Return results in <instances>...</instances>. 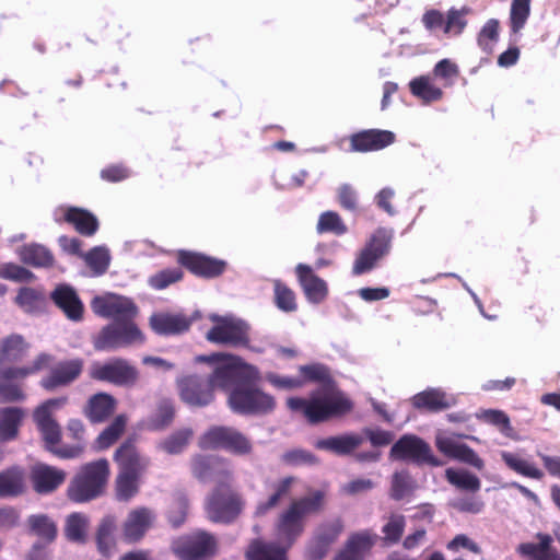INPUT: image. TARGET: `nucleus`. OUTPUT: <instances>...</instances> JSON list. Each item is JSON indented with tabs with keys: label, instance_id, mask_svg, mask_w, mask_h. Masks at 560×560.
Listing matches in <instances>:
<instances>
[{
	"label": "nucleus",
	"instance_id": "1",
	"mask_svg": "<svg viewBox=\"0 0 560 560\" xmlns=\"http://www.w3.org/2000/svg\"><path fill=\"white\" fill-rule=\"evenodd\" d=\"M287 407L302 415L310 424L327 422L351 412L353 402L338 388L314 390L307 398L290 397Z\"/></svg>",
	"mask_w": 560,
	"mask_h": 560
},
{
	"label": "nucleus",
	"instance_id": "2",
	"mask_svg": "<svg viewBox=\"0 0 560 560\" xmlns=\"http://www.w3.org/2000/svg\"><path fill=\"white\" fill-rule=\"evenodd\" d=\"M324 505L325 493L320 490L292 500L275 523L277 542L290 549L304 533L306 517L319 513Z\"/></svg>",
	"mask_w": 560,
	"mask_h": 560
},
{
	"label": "nucleus",
	"instance_id": "3",
	"mask_svg": "<svg viewBox=\"0 0 560 560\" xmlns=\"http://www.w3.org/2000/svg\"><path fill=\"white\" fill-rule=\"evenodd\" d=\"M110 475L106 458L80 466L67 489V495L74 503H85L100 498L106 489Z\"/></svg>",
	"mask_w": 560,
	"mask_h": 560
},
{
	"label": "nucleus",
	"instance_id": "4",
	"mask_svg": "<svg viewBox=\"0 0 560 560\" xmlns=\"http://www.w3.org/2000/svg\"><path fill=\"white\" fill-rule=\"evenodd\" d=\"M231 409L240 415H265L276 407L275 398L249 380L243 381L229 394Z\"/></svg>",
	"mask_w": 560,
	"mask_h": 560
},
{
	"label": "nucleus",
	"instance_id": "5",
	"mask_svg": "<svg viewBox=\"0 0 560 560\" xmlns=\"http://www.w3.org/2000/svg\"><path fill=\"white\" fill-rule=\"evenodd\" d=\"M244 506L245 501L235 488H212L205 502V512L212 523L231 524Z\"/></svg>",
	"mask_w": 560,
	"mask_h": 560
},
{
	"label": "nucleus",
	"instance_id": "6",
	"mask_svg": "<svg viewBox=\"0 0 560 560\" xmlns=\"http://www.w3.org/2000/svg\"><path fill=\"white\" fill-rule=\"evenodd\" d=\"M234 360L235 357L221 352L196 357V362L207 363L212 368V372L206 378L212 396L217 389L230 393L243 381L241 369L232 362Z\"/></svg>",
	"mask_w": 560,
	"mask_h": 560
},
{
	"label": "nucleus",
	"instance_id": "7",
	"mask_svg": "<svg viewBox=\"0 0 560 560\" xmlns=\"http://www.w3.org/2000/svg\"><path fill=\"white\" fill-rule=\"evenodd\" d=\"M68 401L67 397L50 398L40 404L33 412V419L40 433L44 448L58 457L61 446V427L52 416L54 410L61 408Z\"/></svg>",
	"mask_w": 560,
	"mask_h": 560
},
{
	"label": "nucleus",
	"instance_id": "8",
	"mask_svg": "<svg viewBox=\"0 0 560 560\" xmlns=\"http://www.w3.org/2000/svg\"><path fill=\"white\" fill-rule=\"evenodd\" d=\"M143 341L144 336L133 320L112 322L104 326L92 340L96 351H115Z\"/></svg>",
	"mask_w": 560,
	"mask_h": 560
},
{
	"label": "nucleus",
	"instance_id": "9",
	"mask_svg": "<svg viewBox=\"0 0 560 560\" xmlns=\"http://www.w3.org/2000/svg\"><path fill=\"white\" fill-rule=\"evenodd\" d=\"M213 326L207 331L206 339L214 345L247 347L249 345L248 325L234 316L210 315Z\"/></svg>",
	"mask_w": 560,
	"mask_h": 560
},
{
	"label": "nucleus",
	"instance_id": "10",
	"mask_svg": "<svg viewBox=\"0 0 560 560\" xmlns=\"http://www.w3.org/2000/svg\"><path fill=\"white\" fill-rule=\"evenodd\" d=\"M199 445L203 450H225L235 455H247L253 450L250 441L243 433L222 425L207 430L200 438Z\"/></svg>",
	"mask_w": 560,
	"mask_h": 560
},
{
	"label": "nucleus",
	"instance_id": "11",
	"mask_svg": "<svg viewBox=\"0 0 560 560\" xmlns=\"http://www.w3.org/2000/svg\"><path fill=\"white\" fill-rule=\"evenodd\" d=\"M89 376L97 382L131 387L137 383L139 372L128 360L124 358H113L104 363L94 362L90 366Z\"/></svg>",
	"mask_w": 560,
	"mask_h": 560
},
{
	"label": "nucleus",
	"instance_id": "12",
	"mask_svg": "<svg viewBox=\"0 0 560 560\" xmlns=\"http://www.w3.org/2000/svg\"><path fill=\"white\" fill-rule=\"evenodd\" d=\"M393 236V230L385 228L375 230L369 242L357 256L353 262L352 273L360 276L371 271L376 266L377 261L389 253Z\"/></svg>",
	"mask_w": 560,
	"mask_h": 560
},
{
	"label": "nucleus",
	"instance_id": "13",
	"mask_svg": "<svg viewBox=\"0 0 560 560\" xmlns=\"http://www.w3.org/2000/svg\"><path fill=\"white\" fill-rule=\"evenodd\" d=\"M192 472L201 481H212L213 488H234L231 462L221 456H198L192 463Z\"/></svg>",
	"mask_w": 560,
	"mask_h": 560
},
{
	"label": "nucleus",
	"instance_id": "14",
	"mask_svg": "<svg viewBox=\"0 0 560 560\" xmlns=\"http://www.w3.org/2000/svg\"><path fill=\"white\" fill-rule=\"evenodd\" d=\"M389 456L396 460H411L418 465L428 464L432 467H440L443 462L436 458L430 445L415 434H405L394 443Z\"/></svg>",
	"mask_w": 560,
	"mask_h": 560
},
{
	"label": "nucleus",
	"instance_id": "15",
	"mask_svg": "<svg viewBox=\"0 0 560 560\" xmlns=\"http://www.w3.org/2000/svg\"><path fill=\"white\" fill-rule=\"evenodd\" d=\"M345 529L343 521L335 517L324 521L315 528L305 550L306 560H323Z\"/></svg>",
	"mask_w": 560,
	"mask_h": 560
},
{
	"label": "nucleus",
	"instance_id": "16",
	"mask_svg": "<svg viewBox=\"0 0 560 560\" xmlns=\"http://www.w3.org/2000/svg\"><path fill=\"white\" fill-rule=\"evenodd\" d=\"M218 551V539L206 530H196L184 535L177 546V556L184 560H205Z\"/></svg>",
	"mask_w": 560,
	"mask_h": 560
},
{
	"label": "nucleus",
	"instance_id": "17",
	"mask_svg": "<svg viewBox=\"0 0 560 560\" xmlns=\"http://www.w3.org/2000/svg\"><path fill=\"white\" fill-rule=\"evenodd\" d=\"M177 262L194 276L203 279L218 278L228 268V262L223 259L184 249L177 250Z\"/></svg>",
	"mask_w": 560,
	"mask_h": 560
},
{
	"label": "nucleus",
	"instance_id": "18",
	"mask_svg": "<svg viewBox=\"0 0 560 560\" xmlns=\"http://www.w3.org/2000/svg\"><path fill=\"white\" fill-rule=\"evenodd\" d=\"M113 459L117 464L118 471L126 474L143 476L150 466V458L140 452L135 436L126 439L116 448Z\"/></svg>",
	"mask_w": 560,
	"mask_h": 560
},
{
	"label": "nucleus",
	"instance_id": "19",
	"mask_svg": "<svg viewBox=\"0 0 560 560\" xmlns=\"http://www.w3.org/2000/svg\"><path fill=\"white\" fill-rule=\"evenodd\" d=\"M155 522L154 512L145 506L129 511L121 524V538L127 544H137L144 538Z\"/></svg>",
	"mask_w": 560,
	"mask_h": 560
},
{
	"label": "nucleus",
	"instance_id": "20",
	"mask_svg": "<svg viewBox=\"0 0 560 560\" xmlns=\"http://www.w3.org/2000/svg\"><path fill=\"white\" fill-rule=\"evenodd\" d=\"M92 307L95 314L119 323L133 320L138 312L136 304L130 299L119 295L97 296L93 300Z\"/></svg>",
	"mask_w": 560,
	"mask_h": 560
},
{
	"label": "nucleus",
	"instance_id": "21",
	"mask_svg": "<svg viewBox=\"0 0 560 560\" xmlns=\"http://www.w3.org/2000/svg\"><path fill=\"white\" fill-rule=\"evenodd\" d=\"M83 366L84 361L81 358L60 361L42 378L40 386L49 392L68 386L79 378Z\"/></svg>",
	"mask_w": 560,
	"mask_h": 560
},
{
	"label": "nucleus",
	"instance_id": "22",
	"mask_svg": "<svg viewBox=\"0 0 560 560\" xmlns=\"http://www.w3.org/2000/svg\"><path fill=\"white\" fill-rule=\"evenodd\" d=\"M395 140L394 132L382 129H364L349 137L351 151L362 153L383 150L393 144Z\"/></svg>",
	"mask_w": 560,
	"mask_h": 560
},
{
	"label": "nucleus",
	"instance_id": "23",
	"mask_svg": "<svg viewBox=\"0 0 560 560\" xmlns=\"http://www.w3.org/2000/svg\"><path fill=\"white\" fill-rule=\"evenodd\" d=\"M65 470L44 463H37L31 468L30 479L34 491L48 494L56 491L66 480Z\"/></svg>",
	"mask_w": 560,
	"mask_h": 560
},
{
	"label": "nucleus",
	"instance_id": "24",
	"mask_svg": "<svg viewBox=\"0 0 560 560\" xmlns=\"http://www.w3.org/2000/svg\"><path fill=\"white\" fill-rule=\"evenodd\" d=\"M376 540L377 535L371 529L352 533L332 560H364Z\"/></svg>",
	"mask_w": 560,
	"mask_h": 560
},
{
	"label": "nucleus",
	"instance_id": "25",
	"mask_svg": "<svg viewBox=\"0 0 560 560\" xmlns=\"http://www.w3.org/2000/svg\"><path fill=\"white\" fill-rule=\"evenodd\" d=\"M26 378L18 366L0 368V402L13 404L25 400L22 381Z\"/></svg>",
	"mask_w": 560,
	"mask_h": 560
},
{
	"label": "nucleus",
	"instance_id": "26",
	"mask_svg": "<svg viewBox=\"0 0 560 560\" xmlns=\"http://www.w3.org/2000/svg\"><path fill=\"white\" fill-rule=\"evenodd\" d=\"M295 273L308 302L319 304L327 298V283L315 275L308 265L299 264L295 267Z\"/></svg>",
	"mask_w": 560,
	"mask_h": 560
},
{
	"label": "nucleus",
	"instance_id": "27",
	"mask_svg": "<svg viewBox=\"0 0 560 560\" xmlns=\"http://www.w3.org/2000/svg\"><path fill=\"white\" fill-rule=\"evenodd\" d=\"M50 299L70 320L79 322L83 318V303L72 287L68 284L57 285L50 293Z\"/></svg>",
	"mask_w": 560,
	"mask_h": 560
},
{
	"label": "nucleus",
	"instance_id": "28",
	"mask_svg": "<svg viewBox=\"0 0 560 560\" xmlns=\"http://www.w3.org/2000/svg\"><path fill=\"white\" fill-rule=\"evenodd\" d=\"M117 408V399L105 392L92 395L84 408L83 415L93 424L106 422Z\"/></svg>",
	"mask_w": 560,
	"mask_h": 560
},
{
	"label": "nucleus",
	"instance_id": "29",
	"mask_svg": "<svg viewBox=\"0 0 560 560\" xmlns=\"http://www.w3.org/2000/svg\"><path fill=\"white\" fill-rule=\"evenodd\" d=\"M179 387L182 400L190 406H206L213 399L207 381L197 375L184 377Z\"/></svg>",
	"mask_w": 560,
	"mask_h": 560
},
{
	"label": "nucleus",
	"instance_id": "30",
	"mask_svg": "<svg viewBox=\"0 0 560 560\" xmlns=\"http://www.w3.org/2000/svg\"><path fill=\"white\" fill-rule=\"evenodd\" d=\"M435 445L441 453L450 458L468 464L478 470L485 467L483 460L467 444L459 443L450 438H442L436 440Z\"/></svg>",
	"mask_w": 560,
	"mask_h": 560
},
{
	"label": "nucleus",
	"instance_id": "31",
	"mask_svg": "<svg viewBox=\"0 0 560 560\" xmlns=\"http://www.w3.org/2000/svg\"><path fill=\"white\" fill-rule=\"evenodd\" d=\"M364 442V438L358 433H345L336 436L319 439L315 442V447L338 456L352 454Z\"/></svg>",
	"mask_w": 560,
	"mask_h": 560
},
{
	"label": "nucleus",
	"instance_id": "32",
	"mask_svg": "<svg viewBox=\"0 0 560 560\" xmlns=\"http://www.w3.org/2000/svg\"><path fill=\"white\" fill-rule=\"evenodd\" d=\"M67 435L73 441L72 444H65L58 452V458L73 459L81 457L86 448V430L80 419H70L66 427Z\"/></svg>",
	"mask_w": 560,
	"mask_h": 560
},
{
	"label": "nucleus",
	"instance_id": "33",
	"mask_svg": "<svg viewBox=\"0 0 560 560\" xmlns=\"http://www.w3.org/2000/svg\"><path fill=\"white\" fill-rule=\"evenodd\" d=\"M62 211V221L72 225L79 234L90 237L97 232L100 228L98 220L89 210L79 207H67ZM57 222H61V220L57 219Z\"/></svg>",
	"mask_w": 560,
	"mask_h": 560
},
{
	"label": "nucleus",
	"instance_id": "34",
	"mask_svg": "<svg viewBox=\"0 0 560 560\" xmlns=\"http://www.w3.org/2000/svg\"><path fill=\"white\" fill-rule=\"evenodd\" d=\"M25 471L20 466H11L0 471V498H16L25 492Z\"/></svg>",
	"mask_w": 560,
	"mask_h": 560
},
{
	"label": "nucleus",
	"instance_id": "35",
	"mask_svg": "<svg viewBox=\"0 0 560 560\" xmlns=\"http://www.w3.org/2000/svg\"><path fill=\"white\" fill-rule=\"evenodd\" d=\"M30 349V343L20 334H11L0 340V368L4 364L23 360Z\"/></svg>",
	"mask_w": 560,
	"mask_h": 560
},
{
	"label": "nucleus",
	"instance_id": "36",
	"mask_svg": "<svg viewBox=\"0 0 560 560\" xmlns=\"http://www.w3.org/2000/svg\"><path fill=\"white\" fill-rule=\"evenodd\" d=\"M116 517L114 515H105L100 521L95 532V542L97 551L105 558L112 556L116 548L115 530H116Z\"/></svg>",
	"mask_w": 560,
	"mask_h": 560
},
{
	"label": "nucleus",
	"instance_id": "37",
	"mask_svg": "<svg viewBox=\"0 0 560 560\" xmlns=\"http://www.w3.org/2000/svg\"><path fill=\"white\" fill-rule=\"evenodd\" d=\"M25 416L26 412L21 407L0 408V440L4 442L15 440Z\"/></svg>",
	"mask_w": 560,
	"mask_h": 560
},
{
	"label": "nucleus",
	"instance_id": "38",
	"mask_svg": "<svg viewBox=\"0 0 560 560\" xmlns=\"http://www.w3.org/2000/svg\"><path fill=\"white\" fill-rule=\"evenodd\" d=\"M295 478L292 476L284 477L271 485V493L265 502L258 503L255 514L257 516L265 515L269 510L275 509L281 502L291 497L292 487Z\"/></svg>",
	"mask_w": 560,
	"mask_h": 560
},
{
	"label": "nucleus",
	"instance_id": "39",
	"mask_svg": "<svg viewBox=\"0 0 560 560\" xmlns=\"http://www.w3.org/2000/svg\"><path fill=\"white\" fill-rule=\"evenodd\" d=\"M412 406L418 410L439 412L451 407L446 394L439 388H428L411 398Z\"/></svg>",
	"mask_w": 560,
	"mask_h": 560
},
{
	"label": "nucleus",
	"instance_id": "40",
	"mask_svg": "<svg viewBox=\"0 0 560 560\" xmlns=\"http://www.w3.org/2000/svg\"><path fill=\"white\" fill-rule=\"evenodd\" d=\"M19 257L25 265L35 268H48L54 265L52 253L40 244H26L19 249Z\"/></svg>",
	"mask_w": 560,
	"mask_h": 560
},
{
	"label": "nucleus",
	"instance_id": "41",
	"mask_svg": "<svg viewBox=\"0 0 560 560\" xmlns=\"http://www.w3.org/2000/svg\"><path fill=\"white\" fill-rule=\"evenodd\" d=\"M288 548L278 542H264L260 540H254L245 556L247 560H288L287 552Z\"/></svg>",
	"mask_w": 560,
	"mask_h": 560
},
{
	"label": "nucleus",
	"instance_id": "42",
	"mask_svg": "<svg viewBox=\"0 0 560 560\" xmlns=\"http://www.w3.org/2000/svg\"><path fill=\"white\" fill-rule=\"evenodd\" d=\"M128 418L125 413L117 415L96 438L95 447L104 451L113 446L124 434Z\"/></svg>",
	"mask_w": 560,
	"mask_h": 560
},
{
	"label": "nucleus",
	"instance_id": "43",
	"mask_svg": "<svg viewBox=\"0 0 560 560\" xmlns=\"http://www.w3.org/2000/svg\"><path fill=\"white\" fill-rule=\"evenodd\" d=\"M143 476L118 471L115 479V497L120 502H129L139 491Z\"/></svg>",
	"mask_w": 560,
	"mask_h": 560
},
{
	"label": "nucleus",
	"instance_id": "44",
	"mask_svg": "<svg viewBox=\"0 0 560 560\" xmlns=\"http://www.w3.org/2000/svg\"><path fill=\"white\" fill-rule=\"evenodd\" d=\"M409 89L413 96L420 98L425 104L440 101L443 97L442 89L433 84L428 75H420L411 80Z\"/></svg>",
	"mask_w": 560,
	"mask_h": 560
},
{
	"label": "nucleus",
	"instance_id": "45",
	"mask_svg": "<svg viewBox=\"0 0 560 560\" xmlns=\"http://www.w3.org/2000/svg\"><path fill=\"white\" fill-rule=\"evenodd\" d=\"M27 525L31 534L37 536L46 544H51L57 537L56 523L45 514H33L27 518Z\"/></svg>",
	"mask_w": 560,
	"mask_h": 560
},
{
	"label": "nucleus",
	"instance_id": "46",
	"mask_svg": "<svg viewBox=\"0 0 560 560\" xmlns=\"http://www.w3.org/2000/svg\"><path fill=\"white\" fill-rule=\"evenodd\" d=\"M89 517L82 513H71L65 524V536L69 541L85 544L89 529Z\"/></svg>",
	"mask_w": 560,
	"mask_h": 560
},
{
	"label": "nucleus",
	"instance_id": "47",
	"mask_svg": "<svg viewBox=\"0 0 560 560\" xmlns=\"http://www.w3.org/2000/svg\"><path fill=\"white\" fill-rule=\"evenodd\" d=\"M446 480L459 490L468 492H478L481 487V482L477 476L467 470H456L454 468H447L445 470Z\"/></svg>",
	"mask_w": 560,
	"mask_h": 560
},
{
	"label": "nucleus",
	"instance_id": "48",
	"mask_svg": "<svg viewBox=\"0 0 560 560\" xmlns=\"http://www.w3.org/2000/svg\"><path fill=\"white\" fill-rule=\"evenodd\" d=\"M300 372L305 381L320 383L319 390L337 388L329 369L323 364L302 365Z\"/></svg>",
	"mask_w": 560,
	"mask_h": 560
},
{
	"label": "nucleus",
	"instance_id": "49",
	"mask_svg": "<svg viewBox=\"0 0 560 560\" xmlns=\"http://www.w3.org/2000/svg\"><path fill=\"white\" fill-rule=\"evenodd\" d=\"M273 302L280 311L285 313L298 310L295 292L280 279L273 280Z\"/></svg>",
	"mask_w": 560,
	"mask_h": 560
},
{
	"label": "nucleus",
	"instance_id": "50",
	"mask_svg": "<svg viewBox=\"0 0 560 560\" xmlns=\"http://www.w3.org/2000/svg\"><path fill=\"white\" fill-rule=\"evenodd\" d=\"M174 418V407L171 400H161L155 411L148 418L147 428L149 430H163L168 427Z\"/></svg>",
	"mask_w": 560,
	"mask_h": 560
},
{
	"label": "nucleus",
	"instance_id": "51",
	"mask_svg": "<svg viewBox=\"0 0 560 560\" xmlns=\"http://www.w3.org/2000/svg\"><path fill=\"white\" fill-rule=\"evenodd\" d=\"M503 460L512 470L524 477L538 480L542 479L544 477V472L538 467H536L535 464L520 457L518 455L505 453L503 454Z\"/></svg>",
	"mask_w": 560,
	"mask_h": 560
},
{
	"label": "nucleus",
	"instance_id": "52",
	"mask_svg": "<svg viewBox=\"0 0 560 560\" xmlns=\"http://www.w3.org/2000/svg\"><path fill=\"white\" fill-rule=\"evenodd\" d=\"M500 22L497 19H489L477 35V44L480 49L490 55L494 44L499 40Z\"/></svg>",
	"mask_w": 560,
	"mask_h": 560
},
{
	"label": "nucleus",
	"instance_id": "53",
	"mask_svg": "<svg viewBox=\"0 0 560 560\" xmlns=\"http://www.w3.org/2000/svg\"><path fill=\"white\" fill-rule=\"evenodd\" d=\"M406 527V518L402 514H390L382 527L383 542L387 546L400 541Z\"/></svg>",
	"mask_w": 560,
	"mask_h": 560
},
{
	"label": "nucleus",
	"instance_id": "54",
	"mask_svg": "<svg viewBox=\"0 0 560 560\" xmlns=\"http://www.w3.org/2000/svg\"><path fill=\"white\" fill-rule=\"evenodd\" d=\"M470 13V9L468 7H463L462 9L451 8L445 16V35H460L467 26L466 15Z\"/></svg>",
	"mask_w": 560,
	"mask_h": 560
},
{
	"label": "nucleus",
	"instance_id": "55",
	"mask_svg": "<svg viewBox=\"0 0 560 560\" xmlns=\"http://www.w3.org/2000/svg\"><path fill=\"white\" fill-rule=\"evenodd\" d=\"M85 264L97 276L105 273L109 267L110 255L105 246H95L83 255Z\"/></svg>",
	"mask_w": 560,
	"mask_h": 560
},
{
	"label": "nucleus",
	"instance_id": "56",
	"mask_svg": "<svg viewBox=\"0 0 560 560\" xmlns=\"http://www.w3.org/2000/svg\"><path fill=\"white\" fill-rule=\"evenodd\" d=\"M316 230L319 234L332 233L339 236L347 233L348 228L337 212L325 211L318 218Z\"/></svg>",
	"mask_w": 560,
	"mask_h": 560
},
{
	"label": "nucleus",
	"instance_id": "57",
	"mask_svg": "<svg viewBox=\"0 0 560 560\" xmlns=\"http://www.w3.org/2000/svg\"><path fill=\"white\" fill-rule=\"evenodd\" d=\"M532 0H512L510 10V27L512 33H518L530 15Z\"/></svg>",
	"mask_w": 560,
	"mask_h": 560
},
{
	"label": "nucleus",
	"instance_id": "58",
	"mask_svg": "<svg viewBox=\"0 0 560 560\" xmlns=\"http://www.w3.org/2000/svg\"><path fill=\"white\" fill-rule=\"evenodd\" d=\"M43 300L44 298L40 292L33 288L24 287L19 290L14 302L23 311L33 313L40 307Z\"/></svg>",
	"mask_w": 560,
	"mask_h": 560
},
{
	"label": "nucleus",
	"instance_id": "59",
	"mask_svg": "<svg viewBox=\"0 0 560 560\" xmlns=\"http://www.w3.org/2000/svg\"><path fill=\"white\" fill-rule=\"evenodd\" d=\"M281 462L288 466H313L318 458L312 452L303 448H292L281 455Z\"/></svg>",
	"mask_w": 560,
	"mask_h": 560
},
{
	"label": "nucleus",
	"instance_id": "60",
	"mask_svg": "<svg viewBox=\"0 0 560 560\" xmlns=\"http://www.w3.org/2000/svg\"><path fill=\"white\" fill-rule=\"evenodd\" d=\"M538 542H524L518 546V551L523 556L532 559L539 560L542 552L547 550L549 545L552 544V538L549 534H537Z\"/></svg>",
	"mask_w": 560,
	"mask_h": 560
},
{
	"label": "nucleus",
	"instance_id": "61",
	"mask_svg": "<svg viewBox=\"0 0 560 560\" xmlns=\"http://www.w3.org/2000/svg\"><path fill=\"white\" fill-rule=\"evenodd\" d=\"M412 489V479L408 471H399L393 475L390 497L394 500H402L406 495L411 493Z\"/></svg>",
	"mask_w": 560,
	"mask_h": 560
},
{
	"label": "nucleus",
	"instance_id": "62",
	"mask_svg": "<svg viewBox=\"0 0 560 560\" xmlns=\"http://www.w3.org/2000/svg\"><path fill=\"white\" fill-rule=\"evenodd\" d=\"M1 278L16 282H30L34 279V273L25 267L7 262L2 265Z\"/></svg>",
	"mask_w": 560,
	"mask_h": 560
},
{
	"label": "nucleus",
	"instance_id": "63",
	"mask_svg": "<svg viewBox=\"0 0 560 560\" xmlns=\"http://www.w3.org/2000/svg\"><path fill=\"white\" fill-rule=\"evenodd\" d=\"M21 521L20 510L11 506H0V533L9 532L19 526Z\"/></svg>",
	"mask_w": 560,
	"mask_h": 560
},
{
	"label": "nucleus",
	"instance_id": "64",
	"mask_svg": "<svg viewBox=\"0 0 560 560\" xmlns=\"http://www.w3.org/2000/svg\"><path fill=\"white\" fill-rule=\"evenodd\" d=\"M339 205L348 211H357L358 209V194L355 189L349 185L343 184L337 191Z\"/></svg>",
	"mask_w": 560,
	"mask_h": 560
}]
</instances>
